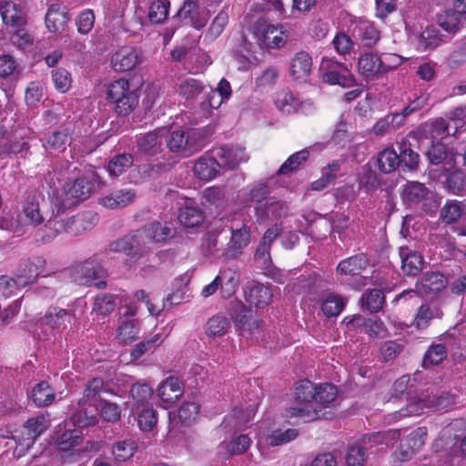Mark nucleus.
<instances>
[{
  "label": "nucleus",
  "mask_w": 466,
  "mask_h": 466,
  "mask_svg": "<svg viewBox=\"0 0 466 466\" xmlns=\"http://www.w3.org/2000/svg\"><path fill=\"white\" fill-rule=\"evenodd\" d=\"M250 421V414H246L243 410L237 409L233 413L226 417L222 422L225 429L239 431L247 427Z\"/></svg>",
  "instance_id": "obj_55"
},
{
  "label": "nucleus",
  "mask_w": 466,
  "mask_h": 466,
  "mask_svg": "<svg viewBox=\"0 0 466 466\" xmlns=\"http://www.w3.org/2000/svg\"><path fill=\"white\" fill-rule=\"evenodd\" d=\"M134 157L131 154H118L108 163L107 170L111 176L118 177L133 166Z\"/></svg>",
  "instance_id": "obj_48"
},
{
  "label": "nucleus",
  "mask_w": 466,
  "mask_h": 466,
  "mask_svg": "<svg viewBox=\"0 0 466 466\" xmlns=\"http://www.w3.org/2000/svg\"><path fill=\"white\" fill-rule=\"evenodd\" d=\"M106 98L115 104L116 112L119 116L129 115L138 103L136 91L130 90L128 81L123 78L107 86Z\"/></svg>",
  "instance_id": "obj_5"
},
{
  "label": "nucleus",
  "mask_w": 466,
  "mask_h": 466,
  "mask_svg": "<svg viewBox=\"0 0 466 466\" xmlns=\"http://www.w3.org/2000/svg\"><path fill=\"white\" fill-rule=\"evenodd\" d=\"M157 391L163 404L167 408L183 395L182 383L177 378L170 376L160 384Z\"/></svg>",
  "instance_id": "obj_27"
},
{
  "label": "nucleus",
  "mask_w": 466,
  "mask_h": 466,
  "mask_svg": "<svg viewBox=\"0 0 466 466\" xmlns=\"http://www.w3.org/2000/svg\"><path fill=\"white\" fill-rule=\"evenodd\" d=\"M141 53L133 46H122L112 56V66L116 71L126 72L141 63Z\"/></svg>",
  "instance_id": "obj_16"
},
{
  "label": "nucleus",
  "mask_w": 466,
  "mask_h": 466,
  "mask_svg": "<svg viewBox=\"0 0 466 466\" xmlns=\"http://www.w3.org/2000/svg\"><path fill=\"white\" fill-rule=\"evenodd\" d=\"M46 259L43 257H34L20 264L17 269L19 287H25L35 282L36 278L45 271Z\"/></svg>",
  "instance_id": "obj_14"
},
{
  "label": "nucleus",
  "mask_w": 466,
  "mask_h": 466,
  "mask_svg": "<svg viewBox=\"0 0 466 466\" xmlns=\"http://www.w3.org/2000/svg\"><path fill=\"white\" fill-rule=\"evenodd\" d=\"M69 21L67 12L58 5H52L46 15V24L49 31L56 33L65 29Z\"/></svg>",
  "instance_id": "obj_31"
},
{
  "label": "nucleus",
  "mask_w": 466,
  "mask_h": 466,
  "mask_svg": "<svg viewBox=\"0 0 466 466\" xmlns=\"http://www.w3.org/2000/svg\"><path fill=\"white\" fill-rule=\"evenodd\" d=\"M275 104L280 111L286 114L294 113L298 106L296 98L289 91L278 93L275 98Z\"/></svg>",
  "instance_id": "obj_64"
},
{
  "label": "nucleus",
  "mask_w": 466,
  "mask_h": 466,
  "mask_svg": "<svg viewBox=\"0 0 466 466\" xmlns=\"http://www.w3.org/2000/svg\"><path fill=\"white\" fill-rule=\"evenodd\" d=\"M377 165L382 173L390 174L400 167V162L395 150L386 148L379 153Z\"/></svg>",
  "instance_id": "obj_44"
},
{
  "label": "nucleus",
  "mask_w": 466,
  "mask_h": 466,
  "mask_svg": "<svg viewBox=\"0 0 466 466\" xmlns=\"http://www.w3.org/2000/svg\"><path fill=\"white\" fill-rule=\"evenodd\" d=\"M153 394L152 388L147 383H137L131 387L130 396L134 401L133 405L139 408L145 405Z\"/></svg>",
  "instance_id": "obj_58"
},
{
  "label": "nucleus",
  "mask_w": 466,
  "mask_h": 466,
  "mask_svg": "<svg viewBox=\"0 0 466 466\" xmlns=\"http://www.w3.org/2000/svg\"><path fill=\"white\" fill-rule=\"evenodd\" d=\"M43 202L44 197L40 192L35 191L27 197L23 208V214L28 224L37 226L44 222L45 218L41 211V203Z\"/></svg>",
  "instance_id": "obj_24"
},
{
  "label": "nucleus",
  "mask_w": 466,
  "mask_h": 466,
  "mask_svg": "<svg viewBox=\"0 0 466 466\" xmlns=\"http://www.w3.org/2000/svg\"><path fill=\"white\" fill-rule=\"evenodd\" d=\"M42 322L52 329L63 331L76 322V316L73 310L55 307L45 314Z\"/></svg>",
  "instance_id": "obj_17"
},
{
  "label": "nucleus",
  "mask_w": 466,
  "mask_h": 466,
  "mask_svg": "<svg viewBox=\"0 0 466 466\" xmlns=\"http://www.w3.org/2000/svg\"><path fill=\"white\" fill-rule=\"evenodd\" d=\"M138 330V322L137 319L122 320L117 329V338L125 344L130 343L137 339Z\"/></svg>",
  "instance_id": "obj_53"
},
{
  "label": "nucleus",
  "mask_w": 466,
  "mask_h": 466,
  "mask_svg": "<svg viewBox=\"0 0 466 466\" xmlns=\"http://www.w3.org/2000/svg\"><path fill=\"white\" fill-rule=\"evenodd\" d=\"M462 215V208L456 200H449L441 208L440 218L445 224L456 222Z\"/></svg>",
  "instance_id": "obj_61"
},
{
  "label": "nucleus",
  "mask_w": 466,
  "mask_h": 466,
  "mask_svg": "<svg viewBox=\"0 0 466 466\" xmlns=\"http://www.w3.org/2000/svg\"><path fill=\"white\" fill-rule=\"evenodd\" d=\"M447 285V278L440 272H426L421 279V286L425 291L438 292Z\"/></svg>",
  "instance_id": "obj_52"
},
{
  "label": "nucleus",
  "mask_w": 466,
  "mask_h": 466,
  "mask_svg": "<svg viewBox=\"0 0 466 466\" xmlns=\"http://www.w3.org/2000/svg\"><path fill=\"white\" fill-rule=\"evenodd\" d=\"M340 169L339 161L335 160L323 167L321 170V177L312 182L311 189L320 191L333 184L337 178V174Z\"/></svg>",
  "instance_id": "obj_43"
},
{
  "label": "nucleus",
  "mask_w": 466,
  "mask_h": 466,
  "mask_svg": "<svg viewBox=\"0 0 466 466\" xmlns=\"http://www.w3.org/2000/svg\"><path fill=\"white\" fill-rule=\"evenodd\" d=\"M56 393L48 382L37 383L32 390V400L37 407H46L55 401Z\"/></svg>",
  "instance_id": "obj_41"
},
{
  "label": "nucleus",
  "mask_w": 466,
  "mask_h": 466,
  "mask_svg": "<svg viewBox=\"0 0 466 466\" xmlns=\"http://www.w3.org/2000/svg\"><path fill=\"white\" fill-rule=\"evenodd\" d=\"M178 220L185 228H196L204 220L203 212L195 207H185L180 209Z\"/></svg>",
  "instance_id": "obj_49"
},
{
  "label": "nucleus",
  "mask_w": 466,
  "mask_h": 466,
  "mask_svg": "<svg viewBox=\"0 0 466 466\" xmlns=\"http://www.w3.org/2000/svg\"><path fill=\"white\" fill-rule=\"evenodd\" d=\"M442 310L436 305L422 304L413 319V325L419 329H426L433 319H441Z\"/></svg>",
  "instance_id": "obj_35"
},
{
  "label": "nucleus",
  "mask_w": 466,
  "mask_h": 466,
  "mask_svg": "<svg viewBox=\"0 0 466 466\" xmlns=\"http://www.w3.org/2000/svg\"><path fill=\"white\" fill-rule=\"evenodd\" d=\"M311 66L310 56L304 51L299 52L290 62V75L295 79H302L309 74Z\"/></svg>",
  "instance_id": "obj_38"
},
{
  "label": "nucleus",
  "mask_w": 466,
  "mask_h": 466,
  "mask_svg": "<svg viewBox=\"0 0 466 466\" xmlns=\"http://www.w3.org/2000/svg\"><path fill=\"white\" fill-rule=\"evenodd\" d=\"M206 89V86L200 80L188 77L183 79L178 86L177 93L186 100L196 99Z\"/></svg>",
  "instance_id": "obj_42"
},
{
  "label": "nucleus",
  "mask_w": 466,
  "mask_h": 466,
  "mask_svg": "<svg viewBox=\"0 0 466 466\" xmlns=\"http://www.w3.org/2000/svg\"><path fill=\"white\" fill-rule=\"evenodd\" d=\"M147 238L142 228H139L112 241L108 248L112 252L137 260L151 251Z\"/></svg>",
  "instance_id": "obj_3"
},
{
  "label": "nucleus",
  "mask_w": 466,
  "mask_h": 466,
  "mask_svg": "<svg viewBox=\"0 0 466 466\" xmlns=\"http://www.w3.org/2000/svg\"><path fill=\"white\" fill-rule=\"evenodd\" d=\"M141 228L147 237V240L151 248L155 243L166 242L175 234L173 224L167 221H153Z\"/></svg>",
  "instance_id": "obj_19"
},
{
  "label": "nucleus",
  "mask_w": 466,
  "mask_h": 466,
  "mask_svg": "<svg viewBox=\"0 0 466 466\" xmlns=\"http://www.w3.org/2000/svg\"><path fill=\"white\" fill-rule=\"evenodd\" d=\"M137 448V446L134 441L125 440L114 444L112 452L116 460L124 461L134 455Z\"/></svg>",
  "instance_id": "obj_63"
},
{
  "label": "nucleus",
  "mask_w": 466,
  "mask_h": 466,
  "mask_svg": "<svg viewBox=\"0 0 466 466\" xmlns=\"http://www.w3.org/2000/svg\"><path fill=\"white\" fill-rule=\"evenodd\" d=\"M106 98L115 104L116 112L119 116L129 115L138 103L136 91L130 90L128 81L123 78L107 86Z\"/></svg>",
  "instance_id": "obj_6"
},
{
  "label": "nucleus",
  "mask_w": 466,
  "mask_h": 466,
  "mask_svg": "<svg viewBox=\"0 0 466 466\" xmlns=\"http://www.w3.org/2000/svg\"><path fill=\"white\" fill-rule=\"evenodd\" d=\"M466 22V15L457 10H448L438 16L439 25L447 33L454 35Z\"/></svg>",
  "instance_id": "obj_33"
},
{
  "label": "nucleus",
  "mask_w": 466,
  "mask_h": 466,
  "mask_svg": "<svg viewBox=\"0 0 466 466\" xmlns=\"http://www.w3.org/2000/svg\"><path fill=\"white\" fill-rule=\"evenodd\" d=\"M399 255L401 260V270L406 276L415 277L421 272L424 260L419 252L408 247H400Z\"/></svg>",
  "instance_id": "obj_22"
},
{
  "label": "nucleus",
  "mask_w": 466,
  "mask_h": 466,
  "mask_svg": "<svg viewBox=\"0 0 466 466\" xmlns=\"http://www.w3.org/2000/svg\"><path fill=\"white\" fill-rule=\"evenodd\" d=\"M253 34L262 49L281 48L289 39V33L283 25H272L264 19L254 24Z\"/></svg>",
  "instance_id": "obj_4"
},
{
  "label": "nucleus",
  "mask_w": 466,
  "mask_h": 466,
  "mask_svg": "<svg viewBox=\"0 0 466 466\" xmlns=\"http://www.w3.org/2000/svg\"><path fill=\"white\" fill-rule=\"evenodd\" d=\"M358 35L364 46L372 47L380 38V32L373 24L362 23L358 27Z\"/></svg>",
  "instance_id": "obj_54"
},
{
  "label": "nucleus",
  "mask_w": 466,
  "mask_h": 466,
  "mask_svg": "<svg viewBox=\"0 0 466 466\" xmlns=\"http://www.w3.org/2000/svg\"><path fill=\"white\" fill-rule=\"evenodd\" d=\"M398 156L400 162V167L402 168V170H417L420 164V155L415 150H413L409 138H402L398 143Z\"/></svg>",
  "instance_id": "obj_29"
},
{
  "label": "nucleus",
  "mask_w": 466,
  "mask_h": 466,
  "mask_svg": "<svg viewBox=\"0 0 466 466\" xmlns=\"http://www.w3.org/2000/svg\"><path fill=\"white\" fill-rule=\"evenodd\" d=\"M439 181L442 188L449 194L463 197L466 196V174L459 168H445L439 176Z\"/></svg>",
  "instance_id": "obj_12"
},
{
  "label": "nucleus",
  "mask_w": 466,
  "mask_h": 466,
  "mask_svg": "<svg viewBox=\"0 0 466 466\" xmlns=\"http://www.w3.org/2000/svg\"><path fill=\"white\" fill-rule=\"evenodd\" d=\"M167 145L170 151L181 153L185 157L191 156L203 147L202 140L196 131L181 129L168 135Z\"/></svg>",
  "instance_id": "obj_7"
},
{
  "label": "nucleus",
  "mask_w": 466,
  "mask_h": 466,
  "mask_svg": "<svg viewBox=\"0 0 466 466\" xmlns=\"http://www.w3.org/2000/svg\"><path fill=\"white\" fill-rule=\"evenodd\" d=\"M227 311L231 319L240 329L242 335L246 333L251 334L253 330L258 329L262 323L260 319L253 318L251 309L239 299H235L229 301Z\"/></svg>",
  "instance_id": "obj_10"
},
{
  "label": "nucleus",
  "mask_w": 466,
  "mask_h": 466,
  "mask_svg": "<svg viewBox=\"0 0 466 466\" xmlns=\"http://www.w3.org/2000/svg\"><path fill=\"white\" fill-rule=\"evenodd\" d=\"M169 1L157 0L154 1L148 10V18L154 24L163 23L168 15Z\"/></svg>",
  "instance_id": "obj_60"
},
{
  "label": "nucleus",
  "mask_w": 466,
  "mask_h": 466,
  "mask_svg": "<svg viewBox=\"0 0 466 466\" xmlns=\"http://www.w3.org/2000/svg\"><path fill=\"white\" fill-rule=\"evenodd\" d=\"M214 152L221 168L228 170L234 169L240 162L247 159L244 149L239 147L225 146L214 148Z\"/></svg>",
  "instance_id": "obj_18"
},
{
  "label": "nucleus",
  "mask_w": 466,
  "mask_h": 466,
  "mask_svg": "<svg viewBox=\"0 0 466 466\" xmlns=\"http://www.w3.org/2000/svg\"><path fill=\"white\" fill-rule=\"evenodd\" d=\"M432 196L431 191L422 183L418 181H407L402 186L400 197L405 205L409 207L422 203L425 212L434 213L438 208L436 201L427 204Z\"/></svg>",
  "instance_id": "obj_8"
},
{
  "label": "nucleus",
  "mask_w": 466,
  "mask_h": 466,
  "mask_svg": "<svg viewBox=\"0 0 466 466\" xmlns=\"http://www.w3.org/2000/svg\"><path fill=\"white\" fill-rule=\"evenodd\" d=\"M0 15L3 23L11 27L20 28L26 24L27 15L24 7L14 2L0 4Z\"/></svg>",
  "instance_id": "obj_21"
},
{
  "label": "nucleus",
  "mask_w": 466,
  "mask_h": 466,
  "mask_svg": "<svg viewBox=\"0 0 466 466\" xmlns=\"http://www.w3.org/2000/svg\"><path fill=\"white\" fill-rule=\"evenodd\" d=\"M319 70L322 74L323 81L330 85L351 87L357 84L351 71L342 63L331 59H323Z\"/></svg>",
  "instance_id": "obj_9"
},
{
  "label": "nucleus",
  "mask_w": 466,
  "mask_h": 466,
  "mask_svg": "<svg viewBox=\"0 0 466 466\" xmlns=\"http://www.w3.org/2000/svg\"><path fill=\"white\" fill-rule=\"evenodd\" d=\"M369 265V260L364 254H358L340 261L337 270L343 275H360Z\"/></svg>",
  "instance_id": "obj_34"
},
{
  "label": "nucleus",
  "mask_w": 466,
  "mask_h": 466,
  "mask_svg": "<svg viewBox=\"0 0 466 466\" xmlns=\"http://www.w3.org/2000/svg\"><path fill=\"white\" fill-rule=\"evenodd\" d=\"M105 390V383L101 378H94L86 384L83 397L80 400L95 405L96 399Z\"/></svg>",
  "instance_id": "obj_59"
},
{
  "label": "nucleus",
  "mask_w": 466,
  "mask_h": 466,
  "mask_svg": "<svg viewBox=\"0 0 466 466\" xmlns=\"http://www.w3.org/2000/svg\"><path fill=\"white\" fill-rule=\"evenodd\" d=\"M448 123L443 118H436L424 123L419 129L421 137L438 140L449 134Z\"/></svg>",
  "instance_id": "obj_36"
},
{
  "label": "nucleus",
  "mask_w": 466,
  "mask_h": 466,
  "mask_svg": "<svg viewBox=\"0 0 466 466\" xmlns=\"http://www.w3.org/2000/svg\"><path fill=\"white\" fill-rule=\"evenodd\" d=\"M447 358V349L442 343L431 344L424 354L422 366L427 369L438 365Z\"/></svg>",
  "instance_id": "obj_47"
},
{
  "label": "nucleus",
  "mask_w": 466,
  "mask_h": 466,
  "mask_svg": "<svg viewBox=\"0 0 466 466\" xmlns=\"http://www.w3.org/2000/svg\"><path fill=\"white\" fill-rule=\"evenodd\" d=\"M69 418L74 426L79 428L93 426L98 422L97 409L93 404L78 400L76 405H73Z\"/></svg>",
  "instance_id": "obj_15"
},
{
  "label": "nucleus",
  "mask_w": 466,
  "mask_h": 466,
  "mask_svg": "<svg viewBox=\"0 0 466 466\" xmlns=\"http://www.w3.org/2000/svg\"><path fill=\"white\" fill-rule=\"evenodd\" d=\"M58 214L59 213L49 218L45 224V228H53L52 232H47L46 235L43 237L46 240H51L61 233L74 234L72 227L76 223V220L74 218H67L66 220L59 218Z\"/></svg>",
  "instance_id": "obj_37"
},
{
  "label": "nucleus",
  "mask_w": 466,
  "mask_h": 466,
  "mask_svg": "<svg viewBox=\"0 0 466 466\" xmlns=\"http://www.w3.org/2000/svg\"><path fill=\"white\" fill-rule=\"evenodd\" d=\"M346 299L341 296L329 294L321 304V310L328 318L338 316L344 309Z\"/></svg>",
  "instance_id": "obj_51"
},
{
  "label": "nucleus",
  "mask_w": 466,
  "mask_h": 466,
  "mask_svg": "<svg viewBox=\"0 0 466 466\" xmlns=\"http://www.w3.org/2000/svg\"><path fill=\"white\" fill-rule=\"evenodd\" d=\"M165 134V129H157L138 136L136 141L138 150L148 156L157 155L160 152L162 138Z\"/></svg>",
  "instance_id": "obj_26"
},
{
  "label": "nucleus",
  "mask_w": 466,
  "mask_h": 466,
  "mask_svg": "<svg viewBox=\"0 0 466 466\" xmlns=\"http://www.w3.org/2000/svg\"><path fill=\"white\" fill-rule=\"evenodd\" d=\"M250 241L249 228L244 225L239 229H233L230 245L226 255L229 258H236L241 253L242 248L247 247Z\"/></svg>",
  "instance_id": "obj_32"
},
{
  "label": "nucleus",
  "mask_w": 466,
  "mask_h": 466,
  "mask_svg": "<svg viewBox=\"0 0 466 466\" xmlns=\"http://www.w3.org/2000/svg\"><path fill=\"white\" fill-rule=\"evenodd\" d=\"M220 168L213 149L210 153H206L198 158L194 166V173L199 179L208 181L214 178Z\"/></svg>",
  "instance_id": "obj_25"
},
{
  "label": "nucleus",
  "mask_w": 466,
  "mask_h": 466,
  "mask_svg": "<svg viewBox=\"0 0 466 466\" xmlns=\"http://www.w3.org/2000/svg\"><path fill=\"white\" fill-rule=\"evenodd\" d=\"M162 342V336L160 334H156L151 339L137 343L130 353L132 360L140 359L148 351H154Z\"/></svg>",
  "instance_id": "obj_57"
},
{
  "label": "nucleus",
  "mask_w": 466,
  "mask_h": 466,
  "mask_svg": "<svg viewBox=\"0 0 466 466\" xmlns=\"http://www.w3.org/2000/svg\"><path fill=\"white\" fill-rule=\"evenodd\" d=\"M357 67L365 78H374L383 73L382 58L376 53L365 52L358 58Z\"/></svg>",
  "instance_id": "obj_23"
},
{
  "label": "nucleus",
  "mask_w": 466,
  "mask_h": 466,
  "mask_svg": "<svg viewBox=\"0 0 466 466\" xmlns=\"http://www.w3.org/2000/svg\"><path fill=\"white\" fill-rule=\"evenodd\" d=\"M338 396L337 388L330 383H322L316 386L314 404L328 407Z\"/></svg>",
  "instance_id": "obj_46"
},
{
  "label": "nucleus",
  "mask_w": 466,
  "mask_h": 466,
  "mask_svg": "<svg viewBox=\"0 0 466 466\" xmlns=\"http://www.w3.org/2000/svg\"><path fill=\"white\" fill-rule=\"evenodd\" d=\"M199 412V406L195 402H185L183 403L178 410L177 415L175 413L169 412V420H170V432L174 427L176 417L177 416L178 420L184 425H189L192 421H194Z\"/></svg>",
  "instance_id": "obj_40"
},
{
  "label": "nucleus",
  "mask_w": 466,
  "mask_h": 466,
  "mask_svg": "<svg viewBox=\"0 0 466 466\" xmlns=\"http://www.w3.org/2000/svg\"><path fill=\"white\" fill-rule=\"evenodd\" d=\"M66 426V424L58 425L53 435L55 445L62 451H70L82 441V435L78 430L72 428L67 429Z\"/></svg>",
  "instance_id": "obj_20"
},
{
  "label": "nucleus",
  "mask_w": 466,
  "mask_h": 466,
  "mask_svg": "<svg viewBox=\"0 0 466 466\" xmlns=\"http://www.w3.org/2000/svg\"><path fill=\"white\" fill-rule=\"evenodd\" d=\"M93 190L92 183L86 177L67 181L62 191L53 200L57 213L63 212L89 198Z\"/></svg>",
  "instance_id": "obj_2"
},
{
  "label": "nucleus",
  "mask_w": 466,
  "mask_h": 466,
  "mask_svg": "<svg viewBox=\"0 0 466 466\" xmlns=\"http://www.w3.org/2000/svg\"><path fill=\"white\" fill-rule=\"evenodd\" d=\"M289 210V206L284 201L274 198H268L264 205L256 207L257 216L261 219L285 218Z\"/></svg>",
  "instance_id": "obj_28"
},
{
  "label": "nucleus",
  "mask_w": 466,
  "mask_h": 466,
  "mask_svg": "<svg viewBox=\"0 0 466 466\" xmlns=\"http://www.w3.org/2000/svg\"><path fill=\"white\" fill-rule=\"evenodd\" d=\"M444 35L433 25L427 26L418 36V49L426 51L437 47L444 42Z\"/></svg>",
  "instance_id": "obj_39"
},
{
  "label": "nucleus",
  "mask_w": 466,
  "mask_h": 466,
  "mask_svg": "<svg viewBox=\"0 0 466 466\" xmlns=\"http://www.w3.org/2000/svg\"><path fill=\"white\" fill-rule=\"evenodd\" d=\"M315 389L316 385L311 381L301 380L294 392L297 405L287 409V416L300 418L305 422L320 419L324 414H320L321 410L314 407Z\"/></svg>",
  "instance_id": "obj_1"
},
{
  "label": "nucleus",
  "mask_w": 466,
  "mask_h": 466,
  "mask_svg": "<svg viewBox=\"0 0 466 466\" xmlns=\"http://www.w3.org/2000/svg\"><path fill=\"white\" fill-rule=\"evenodd\" d=\"M50 426V420L48 415H38L35 418L28 419L22 431L20 436L15 438L19 439V441L26 442L25 446L30 447L35 441L44 433Z\"/></svg>",
  "instance_id": "obj_13"
},
{
  "label": "nucleus",
  "mask_w": 466,
  "mask_h": 466,
  "mask_svg": "<svg viewBox=\"0 0 466 466\" xmlns=\"http://www.w3.org/2000/svg\"><path fill=\"white\" fill-rule=\"evenodd\" d=\"M229 320L220 315H216L210 318L206 325V333L208 337H222L229 329Z\"/></svg>",
  "instance_id": "obj_50"
},
{
  "label": "nucleus",
  "mask_w": 466,
  "mask_h": 466,
  "mask_svg": "<svg viewBox=\"0 0 466 466\" xmlns=\"http://www.w3.org/2000/svg\"><path fill=\"white\" fill-rule=\"evenodd\" d=\"M246 299L258 308H263L269 304L272 292L268 287L260 283H254L245 290Z\"/></svg>",
  "instance_id": "obj_30"
},
{
  "label": "nucleus",
  "mask_w": 466,
  "mask_h": 466,
  "mask_svg": "<svg viewBox=\"0 0 466 466\" xmlns=\"http://www.w3.org/2000/svg\"><path fill=\"white\" fill-rule=\"evenodd\" d=\"M69 275L76 284L89 286L104 276V269L96 260L89 258L73 265Z\"/></svg>",
  "instance_id": "obj_11"
},
{
  "label": "nucleus",
  "mask_w": 466,
  "mask_h": 466,
  "mask_svg": "<svg viewBox=\"0 0 466 466\" xmlns=\"http://www.w3.org/2000/svg\"><path fill=\"white\" fill-rule=\"evenodd\" d=\"M309 157V152L307 149L294 153L280 166L277 175H286L295 171Z\"/></svg>",
  "instance_id": "obj_56"
},
{
  "label": "nucleus",
  "mask_w": 466,
  "mask_h": 466,
  "mask_svg": "<svg viewBox=\"0 0 466 466\" xmlns=\"http://www.w3.org/2000/svg\"><path fill=\"white\" fill-rule=\"evenodd\" d=\"M250 443V438L246 434H241L228 443H221L220 448L226 449L230 455H238L244 453L249 448Z\"/></svg>",
  "instance_id": "obj_62"
},
{
  "label": "nucleus",
  "mask_w": 466,
  "mask_h": 466,
  "mask_svg": "<svg viewBox=\"0 0 466 466\" xmlns=\"http://www.w3.org/2000/svg\"><path fill=\"white\" fill-rule=\"evenodd\" d=\"M360 302L370 312L380 311L385 302L382 290L378 289H367L361 296Z\"/></svg>",
  "instance_id": "obj_45"
}]
</instances>
